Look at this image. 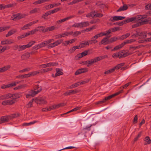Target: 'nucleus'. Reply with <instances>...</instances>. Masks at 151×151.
Here are the masks:
<instances>
[{
  "label": "nucleus",
  "instance_id": "obj_1",
  "mask_svg": "<svg viewBox=\"0 0 151 151\" xmlns=\"http://www.w3.org/2000/svg\"><path fill=\"white\" fill-rule=\"evenodd\" d=\"M54 41L53 39H50L35 46V48L38 49L47 45L48 48H52L60 45L63 42L62 39H59L51 43Z\"/></svg>",
  "mask_w": 151,
  "mask_h": 151
},
{
  "label": "nucleus",
  "instance_id": "obj_2",
  "mask_svg": "<svg viewBox=\"0 0 151 151\" xmlns=\"http://www.w3.org/2000/svg\"><path fill=\"white\" fill-rule=\"evenodd\" d=\"M107 57L108 56L107 55H104L96 57L93 59L84 62H83V63L85 65H87V66L88 67H89L93 64L94 63L97 62L105 58H107Z\"/></svg>",
  "mask_w": 151,
  "mask_h": 151
},
{
  "label": "nucleus",
  "instance_id": "obj_3",
  "mask_svg": "<svg viewBox=\"0 0 151 151\" xmlns=\"http://www.w3.org/2000/svg\"><path fill=\"white\" fill-rule=\"evenodd\" d=\"M19 116L18 114H14L2 116L0 118V124L8 122L9 120Z\"/></svg>",
  "mask_w": 151,
  "mask_h": 151
},
{
  "label": "nucleus",
  "instance_id": "obj_4",
  "mask_svg": "<svg viewBox=\"0 0 151 151\" xmlns=\"http://www.w3.org/2000/svg\"><path fill=\"white\" fill-rule=\"evenodd\" d=\"M145 16H141V15H138L135 17H133L126 19L127 23L129 22H136L140 21V20L144 18V17Z\"/></svg>",
  "mask_w": 151,
  "mask_h": 151
},
{
  "label": "nucleus",
  "instance_id": "obj_5",
  "mask_svg": "<svg viewBox=\"0 0 151 151\" xmlns=\"http://www.w3.org/2000/svg\"><path fill=\"white\" fill-rule=\"evenodd\" d=\"M122 93V90L120 91L115 93L111 95L108 96L104 98V99H103L102 100L99 101L96 103V104H99L101 103H103L105 102L106 101L109 100L113 98V97L116 96L120 93Z\"/></svg>",
  "mask_w": 151,
  "mask_h": 151
},
{
  "label": "nucleus",
  "instance_id": "obj_6",
  "mask_svg": "<svg viewBox=\"0 0 151 151\" xmlns=\"http://www.w3.org/2000/svg\"><path fill=\"white\" fill-rule=\"evenodd\" d=\"M41 90V86L38 85L36 86L34 90L30 91L29 93L30 94V95H31V96L33 97L40 92Z\"/></svg>",
  "mask_w": 151,
  "mask_h": 151
},
{
  "label": "nucleus",
  "instance_id": "obj_7",
  "mask_svg": "<svg viewBox=\"0 0 151 151\" xmlns=\"http://www.w3.org/2000/svg\"><path fill=\"white\" fill-rule=\"evenodd\" d=\"M35 102L38 104H45L47 103L45 97H42L33 99Z\"/></svg>",
  "mask_w": 151,
  "mask_h": 151
},
{
  "label": "nucleus",
  "instance_id": "obj_8",
  "mask_svg": "<svg viewBox=\"0 0 151 151\" xmlns=\"http://www.w3.org/2000/svg\"><path fill=\"white\" fill-rule=\"evenodd\" d=\"M145 16L144 17V18L140 20V21H141V22L143 24H147L149 22L150 24H151V18L150 17H148L147 18V15H141V16Z\"/></svg>",
  "mask_w": 151,
  "mask_h": 151
},
{
  "label": "nucleus",
  "instance_id": "obj_9",
  "mask_svg": "<svg viewBox=\"0 0 151 151\" xmlns=\"http://www.w3.org/2000/svg\"><path fill=\"white\" fill-rule=\"evenodd\" d=\"M16 101L14 99H9L3 101L1 103L2 105L6 106L12 105L15 103Z\"/></svg>",
  "mask_w": 151,
  "mask_h": 151
},
{
  "label": "nucleus",
  "instance_id": "obj_10",
  "mask_svg": "<svg viewBox=\"0 0 151 151\" xmlns=\"http://www.w3.org/2000/svg\"><path fill=\"white\" fill-rule=\"evenodd\" d=\"M38 20H37L36 21L30 22L27 24L24 25L22 27L21 29L22 30H24L29 29L30 26L33 25V24L36 23L38 22Z\"/></svg>",
  "mask_w": 151,
  "mask_h": 151
},
{
  "label": "nucleus",
  "instance_id": "obj_11",
  "mask_svg": "<svg viewBox=\"0 0 151 151\" xmlns=\"http://www.w3.org/2000/svg\"><path fill=\"white\" fill-rule=\"evenodd\" d=\"M125 18V17L120 16H115L111 17L110 19V20L112 22H114L116 21L122 20Z\"/></svg>",
  "mask_w": 151,
  "mask_h": 151
},
{
  "label": "nucleus",
  "instance_id": "obj_12",
  "mask_svg": "<svg viewBox=\"0 0 151 151\" xmlns=\"http://www.w3.org/2000/svg\"><path fill=\"white\" fill-rule=\"evenodd\" d=\"M138 35L140 36L139 39H143L145 38L147 36L146 33L144 32L141 31L138 32L136 31V35Z\"/></svg>",
  "mask_w": 151,
  "mask_h": 151
},
{
  "label": "nucleus",
  "instance_id": "obj_13",
  "mask_svg": "<svg viewBox=\"0 0 151 151\" xmlns=\"http://www.w3.org/2000/svg\"><path fill=\"white\" fill-rule=\"evenodd\" d=\"M75 16L74 15H71L70 16L67 17L65 18H63V19L57 21L56 22V23L58 24H60L64 22L67 20H68L69 19H70L73 18Z\"/></svg>",
  "mask_w": 151,
  "mask_h": 151
},
{
  "label": "nucleus",
  "instance_id": "obj_14",
  "mask_svg": "<svg viewBox=\"0 0 151 151\" xmlns=\"http://www.w3.org/2000/svg\"><path fill=\"white\" fill-rule=\"evenodd\" d=\"M14 41L12 39H6L1 42V44L2 45H10L14 43Z\"/></svg>",
  "mask_w": 151,
  "mask_h": 151
},
{
  "label": "nucleus",
  "instance_id": "obj_15",
  "mask_svg": "<svg viewBox=\"0 0 151 151\" xmlns=\"http://www.w3.org/2000/svg\"><path fill=\"white\" fill-rule=\"evenodd\" d=\"M16 85V82H13L12 83L8 84L7 85H3L1 87V88L2 89L12 87L13 86H15Z\"/></svg>",
  "mask_w": 151,
  "mask_h": 151
},
{
  "label": "nucleus",
  "instance_id": "obj_16",
  "mask_svg": "<svg viewBox=\"0 0 151 151\" xmlns=\"http://www.w3.org/2000/svg\"><path fill=\"white\" fill-rule=\"evenodd\" d=\"M88 71L87 68H82L77 70L75 73V75H77L86 72Z\"/></svg>",
  "mask_w": 151,
  "mask_h": 151
},
{
  "label": "nucleus",
  "instance_id": "obj_17",
  "mask_svg": "<svg viewBox=\"0 0 151 151\" xmlns=\"http://www.w3.org/2000/svg\"><path fill=\"white\" fill-rule=\"evenodd\" d=\"M118 58H121L122 57H125L129 55L128 52H124L122 51L118 52Z\"/></svg>",
  "mask_w": 151,
  "mask_h": 151
},
{
  "label": "nucleus",
  "instance_id": "obj_18",
  "mask_svg": "<svg viewBox=\"0 0 151 151\" xmlns=\"http://www.w3.org/2000/svg\"><path fill=\"white\" fill-rule=\"evenodd\" d=\"M21 96V95L19 93H16L14 94H12L10 93V99H12L16 100V99L20 98Z\"/></svg>",
  "mask_w": 151,
  "mask_h": 151
},
{
  "label": "nucleus",
  "instance_id": "obj_19",
  "mask_svg": "<svg viewBox=\"0 0 151 151\" xmlns=\"http://www.w3.org/2000/svg\"><path fill=\"white\" fill-rule=\"evenodd\" d=\"M76 39H72L69 40L65 41L63 43V44L65 46H66L68 45L71 44L74 42Z\"/></svg>",
  "mask_w": 151,
  "mask_h": 151
},
{
  "label": "nucleus",
  "instance_id": "obj_20",
  "mask_svg": "<svg viewBox=\"0 0 151 151\" xmlns=\"http://www.w3.org/2000/svg\"><path fill=\"white\" fill-rule=\"evenodd\" d=\"M10 93L5 94L0 96V99L1 100L8 99L10 98Z\"/></svg>",
  "mask_w": 151,
  "mask_h": 151
},
{
  "label": "nucleus",
  "instance_id": "obj_21",
  "mask_svg": "<svg viewBox=\"0 0 151 151\" xmlns=\"http://www.w3.org/2000/svg\"><path fill=\"white\" fill-rule=\"evenodd\" d=\"M23 17L19 14L14 15L12 17V20L14 21L20 19L22 18Z\"/></svg>",
  "mask_w": 151,
  "mask_h": 151
},
{
  "label": "nucleus",
  "instance_id": "obj_22",
  "mask_svg": "<svg viewBox=\"0 0 151 151\" xmlns=\"http://www.w3.org/2000/svg\"><path fill=\"white\" fill-rule=\"evenodd\" d=\"M108 38L107 37H105L103 38L101 42V44L106 45L109 43V41L108 40Z\"/></svg>",
  "mask_w": 151,
  "mask_h": 151
},
{
  "label": "nucleus",
  "instance_id": "obj_23",
  "mask_svg": "<svg viewBox=\"0 0 151 151\" xmlns=\"http://www.w3.org/2000/svg\"><path fill=\"white\" fill-rule=\"evenodd\" d=\"M30 56V53L28 52L25 53L21 56V58L22 60L27 59Z\"/></svg>",
  "mask_w": 151,
  "mask_h": 151
},
{
  "label": "nucleus",
  "instance_id": "obj_24",
  "mask_svg": "<svg viewBox=\"0 0 151 151\" xmlns=\"http://www.w3.org/2000/svg\"><path fill=\"white\" fill-rule=\"evenodd\" d=\"M11 67L10 65H7L0 68V73H2L6 71Z\"/></svg>",
  "mask_w": 151,
  "mask_h": 151
},
{
  "label": "nucleus",
  "instance_id": "obj_25",
  "mask_svg": "<svg viewBox=\"0 0 151 151\" xmlns=\"http://www.w3.org/2000/svg\"><path fill=\"white\" fill-rule=\"evenodd\" d=\"M124 45H125L124 42L121 44L115 47L113 49L111 50L112 51H114L115 50H117L122 48Z\"/></svg>",
  "mask_w": 151,
  "mask_h": 151
},
{
  "label": "nucleus",
  "instance_id": "obj_26",
  "mask_svg": "<svg viewBox=\"0 0 151 151\" xmlns=\"http://www.w3.org/2000/svg\"><path fill=\"white\" fill-rule=\"evenodd\" d=\"M124 45H125L124 42L121 44L115 47L113 49L111 50L112 51H114L115 50H117L122 48Z\"/></svg>",
  "mask_w": 151,
  "mask_h": 151
},
{
  "label": "nucleus",
  "instance_id": "obj_27",
  "mask_svg": "<svg viewBox=\"0 0 151 151\" xmlns=\"http://www.w3.org/2000/svg\"><path fill=\"white\" fill-rule=\"evenodd\" d=\"M86 45H88V43L87 41H84L81 43L78 46L79 48L85 47Z\"/></svg>",
  "mask_w": 151,
  "mask_h": 151
},
{
  "label": "nucleus",
  "instance_id": "obj_28",
  "mask_svg": "<svg viewBox=\"0 0 151 151\" xmlns=\"http://www.w3.org/2000/svg\"><path fill=\"white\" fill-rule=\"evenodd\" d=\"M16 32L17 30L16 29H12L9 31L7 34L6 35V37L10 36L14 34Z\"/></svg>",
  "mask_w": 151,
  "mask_h": 151
},
{
  "label": "nucleus",
  "instance_id": "obj_29",
  "mask_svg": "<svg viewBox=\"0 0 151 151\" xmlns=\"http://www.w3.org/2000/svg\"><path fill=\"white\" fill-rule=\"evenodd\" d=\"M56 73L55 74V77L61 75L63 74V73L62 71V70L59 68H56Z\"/></svg>",
  "mask_w": 151,
  "mask_h": 151
},
{
  "label": "nucleus",
  "instance_id": "obj_30",
  "mask_svg": "<svg viewBox=\"0 0 151 151\" xmlns=\"http://www.w3.org/2000/svg\"><path fill=\"white\" fill-rule=\"evenodd\" d=\"M144 141H145V145L151 143V139H150V137L148 136H147L145 137Z\"/></svg>",
  "mask_w": 151,
  "mask_h": 151
},
{
  "label": "nucleus",
  "instance_id": "obj_31",
  "mask_svg": "<svg viewBox=\"0 0 151 151\" xmlns=\"http://www.w3.org/2000/svg\"><path fill=\"white\" fill-rule=\"evenodd\" d=\"M73 33L72 31L66 32L63 33H61V35L60 36L61 37H64L65 36H68L70 35H71Z\"/></svg>",
  "mask_w": 151,
  "mask_h": 151
},
{
  "label": "nucleus",
  "instance_id": "obj_32",
  "mask_svg": "<svg viewBox=\"0 0 151 151\" xmlns=\"http://www.w3.org/2000/svg\"><path fill=\"white\" fill-rule=\"evenodd\" d=\"M52 69L51 68H47L44 69L40 70V73H44L46 72L50 71L52 70Z\"/></svg>",
  "mask_w": 151,
  "mask_h": 151
},
{
  "label": "nucleus",
  "instance_id": "obj_33",
  "mask_svg": "<svg viewBox=\"0 0 151 151\" xmlns=\"http://www.w3.org/2000/svg\"><path fill=\"white\" fill-rule=\"evenodd\" d=\"M128 8V7L126 5H124L120 7L117 11V12H120L122 11H124L127 10Z\"/></svg>",
  "mask_w": 151,
  "mask_h": 151
},
{
  "label": "nucleus",
  "instance_id": "obj_34",
  "mask_svg": "<svg viewBox=\"0 0 151 151\" xmlns=\"http://www.w3.org/2000/svg\"><path fill=\"white\" fill-rule=\"evenodd\" d=\"M38 29H37L38 30V31L40 32H43L45 33L46 32V28L45 29V27L43 26H39L37 28Z\"/></svg>",
  "mask_w": 151,
  "mask_h": 151
},
{
  "label": "nucleus",
  "instance_id": "obj_35",
  "mask_svg": "<svg viewBox=\"0 0 151 151\" xmlns=\"http://www.w3.org/2000/svg\"><path fill=\"white\" fill-rule=\"evenodd\" d=\"M26 84H22L19 86H17L15 88H14V90H17V89H21L24 88L27 86Z\"/></svg>",
  "mask_w": 151,
  "mask_h": 151
},
{
  "label": "nucleus",
  "instance_id": "obj_36",
  "mask_svg": "<svg viewBox=\"0 0 151 151\" xmlns=\"http://www.w3.org/2000/svg\"><path fill=\"white\" fill-rule=\"evenodd\" d=\"M27 48L26 45H23L19 46L18 51H22L26 48Z\"/></svg>",
  "mask_w": 151,
  "mask_h": 151
},
{
  "label": "nucleus",
  "instance_id": "obj_37",
  "mask_svg": "<svg viewBox=\"0 0 151 151\" xmlns=\"http://www.w3.org/2000/svg\"><path fill=\"white\" fill-rule=\"evenodd\" d=\"M55 29V28L54 26H52L50 27H47L46 28V32L53 31Z\"/></svg>",
  "mask_w": 151,
  "mask_h": 151
},
{
  "label": "nucleus",
  "instance_id": "obj_38",
  "mask_svg": "<svg viewBox=\"0 0 151 151\" xmlns=\"http://www.w3.org/2000/svg\"><path fill=\"white\" fill-rule=\"evenodd\" d=\"M90 80V78L85 79L83 80L80 81L81 85L88 83Z\"/></svg>",
  "mask_w": 151,
  "mask_h": 151
},
{
  "label": "nucleus",
  "instance_id": "obj_39",
  "mask_svg": "<svg viewBox=\"0 0 151 151\" xmlns=\"http://www.w3.org/2000/svg\"><path fill=\"white\" fill-rule=\"evenodd\" d=\"M136 41V40L134 39H131L130 40H126L124 42L125 45L126 44H131L134 42Z\"/></svg>",
  "mask_w": 151,
  "mask_h": 151
},
{
  "label": "nucleus",
  "instance_id": "obj_40",
  "mask_svg": "<svg viewBox=\"0 0 151 151\" xmlns=\"http://www.w3.org/2000/svg\"><path fill=\"white\" fill-rule=\"evenodd\" d=\"M81 22L82 28L86 27L89 26L90 24L88 21L82 22Z\"/></svg>",
  "mask_w": 151,
  "mask_h": 151
},
{
  "label": "nucleus",
  "instance_id": "obj_41",
  "mask_svg": "<svg viewBox=\"0 0 151 151\" xmlns=\"http://www.w3.org/2000/svg\"><path fill=\"white\" fill-rule=\"evenodd\" d=\"M80 49L78 46H75L72 47L69 50V52L70 53H72L76 49Z\"/></svg>",
  "mask_w": 151,
  "mask_h": 151
},
{
  "label": "nucleus",
  "instance_id": "obj_42",
  "mask_svg": "<svg viewBox=\"0 0 151 151\" xmlns=\"http://www.w3.org/2000/svg\"><path fill=\"white\" fill-rule=\"evenodd\" d=\"M138 22V23L132 25V27L135 28L138 27L140 25H143L142 23L141 22V21H139Z\"/></svg>",
  "mask_w": 151,
  "mask_h": 151
},
{
  "label": "nucleus",
  "instance_id": "obj_43",
  "mask_svg": "<svg viewBox=\"0 0 151 151\" xmlns=\"http://www.w3.org/2000/svg\"><path fill=\"white\" fill-rule=\"evenodd\" d=\"M37 122V121H33L32 122H30L28 123H23L22 124V126H29L31 124H35V123Z\"/></svg>",
  "mask_w": 151,
  "mask_h": 151
},
{
  "label": "nucleus",
  "instance_id": "obj_44",
  "mask_svg": "<svg viewBox=\"0 0 151 151\" xmlns=\"http://www.w3.org/2000/svg\"><path fill=\"white\" fill-rule=\"evenodd\" d=\"M119 40V39L118 37H111L110 39L109 40V43L110 42V43L113 42H114L116 41L117 40Z\"/></svg>",
  "mask_w": 151,
  "mask_h": 151
},
{
  "label": "nucleus",
  "instance_id": "obj_45",
  "mask_svg": "<svg viewBox=\"0 0 151 151\" xmlns=\"http://www.w3.org/2000/svg\"><path fill=\"white\" fill-rule=\"evenodd\" d=\"M10 28V26L2 27H0V32L5 30L9 29Z\"/></svg>",
  "mask_w": 151,
  "mask_h": 151
},
{
  "label": "nucleus",
  "instance_id": "obj_46",
  "mask_svg": "<svg viewBox=\"0 0 151 151\" xmlns=\"http://www.w3.org/2000/svg\"><path fill=\"white\" fill-rule=\"evenodd\" d=\"M48 66H56L58 65V63L56 62H50L48 63Z\"/></svg>",
  "mask_w": 151,
  "mask_h": 151
},
{
  "label": "nucleus",
  "instance_id": "obj_47",
  "mask_svg": "<svg viewBox=\"0 0 151 151\" xmlns=\"http://www.w3.org/2000/svg\"><path fill=\"white\" fill-rule=\"evenodd\" d=\"M124 65V63H123L117 65L115 66L114 67L117 70L120 68L122 66H123Z\"/></svg>",
  "mask_w": 151,
  "mask_h": 151
},
{
  "label": "nucleus",
  "instance_id": "obj_48",
  "mask_svg": "<svg viewBox=\"0 0 151 151\" xmlns=\"http://www.w3.org/2000/svg\"><path fill=\"white\" fill-rule=\"evenodd\" d=\"M40 73V70L39 71H34L31 72H30V76H35Z\"/></svg>",
  "mask_w": 151,
  "mask_h": 151
},
{
  "label": "nucleus",
  "instance_id": "obj_49",
  "mask_svg": "<svg viewBox=\"0 0 151 151\" xmlns=\"http://www.w3.org/2000/svg\"><path fill=\"white\" fill-rule=\"evenodd\" d=\"M40 10V9L39 8H35L34 9L31 10L30 11V14H34L37 12L38 11Z\"/></svg>",
  "mask_w": 151,
  "mask_h": 151
},
{
  "label": "nucleus",
  "instance_id": "obj_50",
  "mask_svg": "<svg viewBox=\"0 0 151 151\" xmlns=\"http://www.w3.org/2000/svg\"><path fill=\"white\" fill-rule=\"evenodd\" d=\"M103 35L100 32L99 34H97L94 36V38H95V40H96L98 38L103 36Z\"/></svg>",
  "mask_w": 151,
  "mask_h": 151
},
{
  "label": "nucleus",
  "instance_id": "obj_51",
  "mask_svg": "<svg viewBox=\"0 0 151 151\" xmlns=\"http://www.w3.org/2000/svg\"><path fill=\"white\" fill-rule=\"evenodd\" d=\"M54 109L58 108L59 107L61 106H63L64 104H60L57 105H54Z\"/></svg>",
  "mask_w": 151,
  "mask_h": 151
},
{
  "label": "nucleus",
  "instance_id": "obj_52",
  "mask_svg": "<svg viewBox=\"0 0 151 151\" xmlns=\"http://www.w3.org/2000/svg\"><path fill=\"white\" fill-rule=\"evenodd\" d=\"M55 7L54 4H50L47 6L46 7V9H49Z\"/></svg>",
  "mask_w": 151,
  "mask_h": 151
},
{
  "label": "nucleus",
  "instance_id": "obj_53",
  "mask_svg": "<svg viewBox=\"0 0 151 151\" xmlns=\"http://www.w3.org/2000/svg\"><path fill=\"white\" fill-rule=\"evenodd\" d=\"M88 51H85L79 54V55H81V57H83L87 55L88 54Z\"/></svg>",
  "mask_w": 151,
  "mask_h": 151
},
{
  "label": "nucleus",
  "instance_id": "obj_54",
  "mask_svg": "<svg viewBox=\"0 0 151 151\" xmlns=\"http://www.w3.org/2000/svg\"><path fill=\"white\" fill-rule=\"evenodd\" d=\"M0 52H4L5 50L7 49V47L6 46H4L2 48V47L1 46H0Z\"/></svg>",
  "mask_w": 151,
  "mask_h": 151
},
{
  "label": "nucleus",
  "instance_id": "obj_55",
  "mask_svg": "<svg viewBox=\"0 0 151 151\" xmlns=\"http://www.w3.org/2000/svg\"><path fill=\"white\" fill-rule=\"evenodd\" d=\"M51 14L50 11H49L45 13L42 16V17L44 19H45V17Z\"/></svg>",
  "mask_w": 151,
  "mask_h": 151
},
{
  "label": "nucleus",
  "instance_id": "obj_56",
  "mask_svg": "<svg viewBox=\"0 0 151 151\" xmlns=\"http://www.w3.org/2000/svg\"><path fill=\"white\" fill-rule=\"evenodd\" d=\"M35 43V41H32L30 42L27 45V48L30 47Z\"/></svg>",
  "mask_w": 151,
  "mask_h": 151
},
{
  "label": "nucleus",
  "instance_id": "obj_57",
  "mask_svg": "<svg viewBox=\"0 0 151 151\" xmlns=\"http://www.w3.org/2000/svg\"><path fill=\"white\" fill-rule=\"evenodd\" d=\"M141 135V132H140L139 133L137 136L134 139V142L137 141L138 139L140 137Z\"/></svg>",
  "mask_w": 151,
  "mask_h": 151
},
{
  "label": "nucleus",
  "instance_id": "obj_58",
  "mask_svg": "<svg viewBox=\"0 0 151 151\" xmlns=\"http://www.w3.org/2000/svg\"><path fill=\"white\" fill-rule=\"evenodd\" d=\"M130 82H129L128 83H126V84H125L124 85L122 86V87H121L120 88L122 89V90H122V91H123L122 89L123 88H126L127 86H129V84L130 83Z\"/></svg>",
  "mask_w": 151,
  "mask_h": 151
},
{
  "label": "nucleus",
  "instance_id": "obj_59",
  "mask_svg": "<svg viewBox=\"0 0 151 151\" xmlns=\"http://www.w3.org/2000/svg\"><path fill=\"white\" fill-rule=\"evenodd\" d=\"M30 69L29 68H26L22 70H20L19 71L20 73H23L26 71H29Z\"/></svg>",
  "mask_w": 151,
  "mask_h": 151
},
{
  "label": "nucleus",
  "instance_id": "obj_60",
  "mask_svg": "<svg viewBox=\"0 0 151 151\" xmlns=\"http://www.w3.org/2000/svg\"><path fill=\"white\" fill-rule=\"evenodd\" d=\"M60 10V8H56L54 9L53 10H52L51 11H50L51 14H53L54 13Z\"/></svg>",
  "mask_w": 151,
  "mask_h": 151
},
{
  "label": "nucleus",
  "instance_id": "obj_61",
  "mask_svg": "<svg viewBox=\"0 0 151 151\" xmlns=\"http://www.w3.org/2000/svg\"><path fill=\"white\" fill-rule=\"evenodd\" d=\"M22 78H28L30 77V73L27 74L22 75Z\"/></svg>",
  "mask_w": 151,
  "mask_h": 151
},
{
  "label": "nucleus",
  "instance_id": "obj_62",
  "mask_svg": "<svg viewBox=\"0 0 151 151\" xmlns=\"http://www.w3.org/2000/svg\"><path fill=\"white\" fill-rule=\"evenodd\" d=\"M34 99H33L30 101L27 104L28 107H30L32 106L33 101H34L33 100Z\"/></svg>",
  "mask_w": 151,
  "mask_h": 151
},
{
  "label": "nucleus",
  "instance_id": "obj_63",
  "mask_svg": "<svg viewBox=\"0 0 151 151\" xmlns=\"http://www.w3.org/2000/svg\"><path fill=\"white\" fill-rule=\"evenodd\" d=\"M42 3H43L42 0H39L37 1H35L33 3V4H34L37 5V4H41Z\"/></svg>",
  "mask_w": 151,
  "mask_h": 151
},
{
  "label": "nucleus",
  "instance_id": "obj_64",
  "mask_svg": "<svg viewBox=\"0 0 151 151\" xmlns=\"http://www.w3.org/2000/svg\"><path fill=\"white\" fill-rule=\"evenodd\" d=\"M145 9H151V3L145 6Z\"/></svg>",
  "mask_w": 151,
  "mask_h": 151
}]
</instances>
